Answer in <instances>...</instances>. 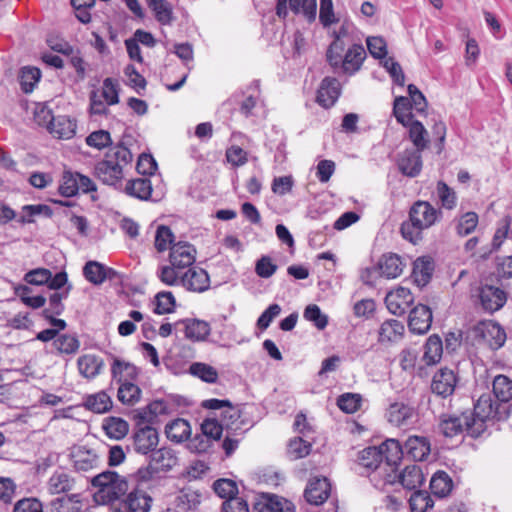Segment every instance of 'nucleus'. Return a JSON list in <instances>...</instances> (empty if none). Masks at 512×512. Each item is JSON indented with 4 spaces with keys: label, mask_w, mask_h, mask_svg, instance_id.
Segmentation results:
<instances>
[{
    "label": "nucleus",
    "mask_w": 512,
    "mask_h": 512,
    "mask_svg": "<svg viewBox=\"0 0 512 512\" xmlns=\"http://www.w3.org/2000/svg\"><path fill=\"white\" fill-rule=\"evenodd\" d=\"M175 236L170 227L159 225L155 234V248L158 252H163L170 248L174 243Z\"/></svg>",
    "instance_id": "nucleus-61"
},
{
    "label": "nucleus",
    "mask_w": 512,
    "mask_h": 512,
    "mask_svg": "<svg viewBox=\"0 0 512 512\" xmlns=\"http://www.w3.org/2000/svg\"><path fill=\"white\" fill-rule=\"evenodd\" d=\"M411 512H427L434 506V501L430 494L425 490H414L409 498Z\"/></svg>",
    "instance_id": "nucleus-47"
},
{
    "label": "nucleus",
    "mask_w": 512,
    "mask_h": 512,
    "mask_svg": "<svg viewBox=\"0 0 512 512\" xmlns=\"http://www.w3.org/2000/svg\"><path fill=\"white\" fill-rule=\"evenodd\" d=\"M166 437L176 443L187 440L191 434V427L188 421L177 418L165 426Z\"/></svg>",
    "instance_id": "nucleus-33"
},
{
    "label": "nucleus",
    "mask_w": 512,
    "mask_h": 512,
    "mask_svg": "<svg viewBox=\"0 0 512 512\" xmlns=\"http://www.w3.org/2000/svg\"><path fill=\"white\" fill-rule=\"evenodd\" d=\"M41 78V71L37 67L26 66L20 71L19 82L24 93H31Z\"/></svg>",
    "instance_id": "nucleus-52"
},
{
    "label": "nucleus",
    "mask_w": 512,
    "mask_h": 512,
    "mask_svg": "<svg viewBox=\"0 0 512 512\" xmlns=\"http://www.w3.org/2000/svg\"><path fill=\"white\" fill-rule=\"evenodd\" d=\"M261 97L260 80H253L246 91H240L231 96L230 101L239 104V112L246 118L253 115V109L257 106Z\"/></svg>",
    "instance_id": "nucleus-5"
},
{
    "label": "nucleus",
    "mask_w": 512,
    "mask_h": 512,
    "mask_svg": "<svg viewBox=\"0 0 512 512\" xmlns=\"http://www.w3.org/2000/svg\"><path fill=\"white\" fill-rule=\"evenodd\" d=\"M435 268L434 260L429 256L417 258L413 263L412 277L418 287L427 285L433 275Z\"/></svg>",
    "instance_id": "nucleus-23"
},
{
    "label": "nucleus",
    "mask_w": 512,
    "mask_h": 512,
    "mask_svg": "<svg viewBox=\"0 0 512 512\" xmlns=\"http://www.w3.org/2000/svg\"><path fill=\"white\" fill-rule=\"evenodd\" d=\"M459 381L457 373L450 368H440L435 372L431 381V391L442 398L451 396Z\"/></svg>",
    "instance_id": "nucleus-7"
},
{
    "label": "nucleus",
    "mask_w": 512,
    "mask_h": 512,
    "mask_svg": "<svg viewBox=\"0 0 512 512\" xmlns=\"http://www.w3.org/2000/svg\"><path fill=\"white\" fill-rule=\"evenodd\" d=\"M366 59V51L362 44L351 45L345 55L341 57V62L337 66H331L336 73L345 75H353L360 70L364 60Z\"/></svg>",
    "instance_id": "nucleus-4"
},
{
    "label": "nucleus",
    "mask_w": 512,
    "mask_h": 512,
    "mask_svg": "<svg viewBox=\"0 0 512 512\" xmlns=\"http://www.w3.org/2000/svg\"><path fill=\"white\" fill-rule=\"evenodd\" d=\"M425 477L422 469L418 465L406 466L403 472L399 475L401 485L408 490H415L420 488L424 483Z\"/></svg>",
    "instance_id": "nucleus-35"
},
{
    "label": "nucleus",
    "mask_w": 512,
    "mask_h": 512,
    "mask_svg": "<svg viewBox=\"0 0 512 512\" xmlns=\"http://www.w3.org/2000/svg\"><path fill=\"white\" fill-rule=\"evenodd\" d=\"M125 193L140 200H149L152 195V184L149 178H137L126 183Z\"/></svg>",
    "instance_id": "nucleus-34"
},
{
    "label": "nucleus",
    "mask_w": 512,
    "mask_h": 512,
    "mask_svg": "<svg viewBox=\"0 0 512 512\" xmlns=\"http://www.w3.org/2000/svg\"><path fill=\"white\" fill-rule=\"evenodd\" d=\"M196 249L185 241H179L170 247L169 262L174 267L182 270L190 267L195 262Z\"/></svg>",
    "instance_id": "nucleus-11"
},
{
    "label": "nucleus",
    "mask_w": 512,
    "mask_h": 512,
    "mask_svg": "<svg viewBox=\"0 0 512 512\" xmlns=\"http://www.w3.org/2000/svg\"><path fill=\"white\" fill-rule=\"evenodd\" d=\"M95 173L98 179L104 184L114 187L121 185L123 171L121 168L117 167V164L114 163V165H112V162L109 160L103 159L98 162L95 166Z\"/></svg>",
    "instance_id": "nucleus-21"
},
{
    "label": "nucleus",
    "mask_w": 512,
    "mask_h": 512,
    "mask_svg": "<svg viewBox=\"0 0 512 512\" xmlns=\"http://www.w3.org/2000/svg\"><path fill=\"white\" fill-rule=\"evenodd\" d=\"M479 299L482 308L489 313H493L505 305L507 295L504 290L498 287L484 285L479 290Z\"/></svg>",
    "instance_id": "nucleus-12"
},
{
    "label": "nucleus",
    "mask_w": 512,
    "mask_h": 512,
    "mask_svg": "<svg viewBox=\"0 0 512 512\" xmlns=\"http://www.w3.org/2000/svg\"><path fill=\"white\" fill-rule=\"evenodd\" d=\"M388 421L395 426H407L415 422L416 409L404 402H394L389 405L386 413Z\"/></svg>",
    "instance_id": "nucleus-13"
},
{
    "label": "nucleus",
    "mask_w": 512,
    "mask_h": 512,
    "mask_svg": "<svg viewBox=\"0 0 512 512\" xmlns=\"http://www.w3.org/2000/svg\"><path fill=\"white\" fill-rule=\"evenodd\" d=\"M411 103L409 98L405 96L396 97L393 105V114L396 120L401 123L403 126H408V124L414 120L413 115L410 112Z\"/></svg>",
    "instance_id": "nucleus-51"
},
{
    "label": "nucleus",
    "mask_w": 512,
    "mask_h": 512,
    "mask_svg": "<svg viewBox=\"0 0 512 512\" xmlns=\"http://www.w3.org/2000/svg\"><path fill=\"white\" fill-rule=\"evenodd\" d=\"M152 498L141 490H134L127 496L126 505L129 512H148Z\"/></svg>",
    "instance_id": "nucleus-40"
},
{
    "label": "nucleus",
    "mask_w": 512,
    "mask_h": 512,
    "mask_svg": "<svg viewBox=\"0 0 512 512\" xmlns=\"http://www.w3.org/2000/svg\"><path fill=\"white\" fill-rule=\"evenodd\" d=\"M73 466L78 472H88L99 464V457L94 450L86 446L74 447L70 453Z\"/></svg>",
    "instance_id": "nucleus-18"
},
{
    "label": "nucleus",
    "mask_w": 512,
    "mask_h": 512,
    "mask_svg": "<svg viewBox=\"0 0 512 512\" xmlns=\"http://www.w3.org/2000/svg\"><path fill=\"white\" fill-rule=\"evenodd\" d=\"M441 218V209L435 208L428 201L418 200L410 207L408 220L401 224L400 233L405 240L418 244L422 240V232Z\"/></svg>",
    "instance_id": "nucleus-1"
},
{
    "label": "nucleus",
    "mask_w": 512,
    "mask_h": 512,
    "mask_svg": "<svg viewBox=\"0 0 512 512\" xmlns=\"http://www.w3.org/2000/svg\"><path fill=\"white\" fill-rule=\"evenodd\" d=\"M184 325L185 337L193 342L202 341L210 332L209 324L205 321L198 319H181L174 325Z\"/></svg>",
    "instance_id": "nucleus-27"
},
{
    "label": "nucleus",
    "mask_w": 512,
    "mask_h": 512,
    "mask_svg": "<svg viewBox=\"0 0 512 512\" xmlns=\"http://www.w3.org/2000/svg\"><path fill=\"white\" fill-rule=\"evenodd\" d=\"M128 491V482L124 477L118 474V477L112 481L108 486L98 489L94 494L96 502L107 505L113 504L120 500Z\"/></svg>",
    "instance_id": "nucleus-10"
},
{
    "label": "nucleus",
    "mask_w": 512,
    "mask_h": 512,
    "mask_svg": "<svg viewBox=\"0 0 512 512\" xmlns=\"http://www.w3.org/2000/svg\"><path fill=\"white\" fill-rule=\"evenodd\" d=\"M468 424H470V416L468 412H463L461 415L442 414L439 419V431L445 436L452 438L466 432L471 436Z\"/></svg>",
    "instance_id": "nucleus-8"
},
{
    "label": "nucleus",
    "mask_w": 512,
    "mask_h": 512,
    "mask_svg": "<svg viewBox=\"0 0 512 512\" xmlns=\"http://www.w3.org/2000/svg\"><path fill=\"white\" fill-rule=\"evenodd\" d=\"M61 196L70 198L76 196L79 192L77 172L65 170L61 177V182L58 188Z\"/></svg>",
    "instance_id": "nucleus-50"
},
{
    "label": "nucleus",
    "mask_w": 512,
    "mask_h": 512,
    "mask_svg": "<svg viewBox=\"0 0 512 512\" xmlns=\"http://www.w3.org/2000/svg\"><path fill=\"white\" fill-rule=\"evenodd\" d=\"M340 95L339 82L336 78L325 77L320 85L317 101L323 107L334 105Z\"/></svg>",
    "instance_id": "nucleus-25"
},
{
    "label": "nucleus",
    "mask_w": 512,
    "mask_h": 512,
    "mask_svg": "<svg viewBox=\"0 0 512 512\" xmlns=\"http://www.w3.org/2000/svg\"><path fill=\"white\" fill-rule=\"evenodd\" d=\"M453 487L452 479L444 471L436 472L430 480V489L437 497L447 496Z\"/></svg>",
    "instance_id": "nucleus-41"
},
{
    "label": "nucleus",
    "mask_w": 512,
    "mask_h": 512,
    "mask_svg": "<svg viewBox=\"0 0 512 512\" xmlns=\"http://www.w3.org/2000/svg\"><path fill=\"white\" fill-rule=\"evenodd\" d=\"M76 120L66 115L55 116L49 132L59 139H70L76 133Z\"/></svg>",
    "instance_id": "nucleus-28"
},
{
    "label": "nucleus",
    "mask_w": 512,
    "mask_h": 512,
    "mask_svg": "<svg viewBox=\"0 0 512 512\" xmlns=\"http://www.w3.org/2000/svg\"><path fill=\"white\" fill-rule=\"evenodd\" d=\"M404 325L396 319H389L384 321L379 329V341H395L400 338L404 333Z\"/></svg>",
    "instance_id": "nucleus-42"
},
{
    "label": "nucleus",
    "mask_w": 512,
    "mask_h": 512,
    "mask_svg": "<svg viewBox=\"0 0 512 512\" xmlns=\"http://www.w3.org/2000/svg\"><path fill=\"white\" fill-rule=\"evenodd\" d=\"M254 512H295V505L280 496L263 493L254 503Z\"/></svg>",
    "instance_id": "nucleus-9"
},
{
    "label": "nucleus",
    "mask_w": 512,
    "mask_h": 512,
    "mask_svg": "<svg viewBox=\"0 0 512 512\" xmlns=\"http://www.w3.org/2000/svg\"><path fill=\"white\" fill-rule=\"evenodd\" d=\"M77 365L83 377L92 379L100 373L103 361L95 355L87 354L78 358Z\"/></svg>",
    "instance_id": "nucleus-37"
},
{
    "label": "nucleus",
    "mask_w": 512,
    "mask_h": 512,
    "mask_svg": "<svg viewBox=\"0 0 512 512\" xmlns=\"http://www.w3.org/2000/svg\"><path fill=\"white\" fill-rule=\"evenodd\" d=\"M86 409L94 413H105L112 408V400L105 391H100L96 394L87 395L84 400Z\"/></svg>",
    "instance_id": "nucleus-38"
},
{
    "label": "nucleus",
    "mask_w": 512,
    "mask_h": 512,
    "mask_svg": "<svg viewBox=\"0 0 512 512\" xmlns=\"http://www.w3.org/2000/svg\"><path fill=\"white\" fill-rule=\"evenodd\" d=\"M362 396L357 393H343L337 398V406L347 414H353L361 407Z\"/></svg>",
    "instance_id": "nucleus-59"
},
{
    "label": "nucleus",
    "mask_w": 512,
    "mask_h": 512,
    "mask_svg": "<svg viewBox=\"0 0 512 512\" xmlns=\"http://www.w3.org/2000/svg\"><path fill=\"white\" fill-rule=\"evenodd\" d=\"M379 275L388 279L398 277L403 270L401 258L396 254L383 255L378 263Z\"/></svg>",
    "instance_id": "nucleus-32"
},
{
    "label": "nucleus",
    "mask_w": 512,
    "mask_h": 512,
    "mask_svg": "<svg viewBox=\"0 0 512 512\" xmlns=\"http://www.w3.org/2000/svg\"><path fill=\"white\" fill-rule=\"evenodd\" d=\"M432 318V311L427 305L415 306L409 313V330L414 334H426L431 327Z\"/></svg>",
    "instance_id": "nucleus-14"
},
{
    "label": "nucleus",
    "mask_w": 512,
    "mask_h": 512,
    "mask_svg": "<svg viewBox=\"0 0 512 512\" xmlns=\"http://www.w3.org/2000/svg\"><path fill=\"white\" fill-rule=\"evenodd\" d=\"M71 289L72 286L69 284L64 291L52 293L48 299V307L42 310L41 316L47 317L48 315H61L65 310V306L62 301L68 297Z\"/></svg>",
    "instance_id": "nucleus-43"
},
{
    "label": "nucleus",
    "mask_w": 512,
    "mask_h": 512,
    "mask_svg": "<svg viewBox=\"0 0 512 512\" xmlns=\"http://www.w3.org/2000/svg\"><path fill=\"white\" fill-rule=\"evenodd\" d=\"M112 378L119 384L133 382L137 379L139 369L132 363L114 358L111 365Z\"/></svg>",
    "instance_id": "nucleus-26"
},
{
    "label": "nucleus",
    "mask_w": 512,
    "mask_h": 512,
    "mask_svg": "<svg viewBox=\"0 0 512 512\" xmlns=\"http://www.w3.org/2000/svg\"><path fill=\"white\" fill-rule=\"evenodd\" d=\"M511 404H499L491 393L482 394L476 403L470 416L469 430L471 437L477 438L486 430V422L503 421L510 416Z\"/></svg>",
    "instance_id": "nucleus-2"
},
{
    "label": "nucleus",
    "mask_w": 512,
    "mask_h": 512,
    "mask_svg": "<svg viewBox=\"0 0 512 512\" xmlns=\"http://www.w3.org/2000/svg\"><path fill=\"white\" fill-rule=\"evenodd\" d=\"M141 389L133 382H123L118 389V400L126 405H133L140 400Z\"/></svg>",
    "instance_id": "nucleus-55"
},
{
    "label": "nucleus",
    "mask_w": 512,
    "mask_h": 512,
    "mask_svg": "<svg viewBox=\"0 0 512 512\" xmlns=\"http://www.w3.org/2000/svg\"><path fill=\"white\" fill-rule=\"evenodd\" d=\"M492 396L499 404H511L512 380L505 375H497L493 380Z\"/></svg>",
    "instance_id": "nucleus-31"
},
{
    "label": "nucleus",
    "mask_w": 512,
    "mask_h": 512,
    "mask_svg": "<svg viewBox=\"0 0 512 512\" xmlns=\"http://www.w3.org/2000/svg\"><path fill=\"white\" fill-rule=\"evenodd\" d=\"M397 166L402 175L415 178L422 170L421 151L405 149L398 155Z\"/></svg>",
    "instance_id": "nucleus-15"
},
{
    "label": "nucleus",
    "mask_w": 512,
    "mask_h": 512,
    "mask_svg": "<svg viewBox=\"0 0 512 512\" xmlns=\"http://www.w3.org/2000/svg\"><path fill=\"white\" fill-rule=\"evenodd\" d=\"M441 208L452 210L457 205V196L455 191L449 187L444 181L439 180L435 191Z\"/></svg>",
    "instance_id": "nucleus-49"
},
{
    "label": "nucleus",
    "mask_w": 512,
    "mask_h": 512,
    "mask_svg": "<svg viewBox=\"0 0 512 512\" xmlns=\"http://www.w3.org/2000/svg\"><path fill=\"white\" fill-rule=\"evenodd\" d=\"M474 343L487 345L492 350L501 348L506 341L505 330L496 322H479L467 331Z\"/></svg>",
    "instance_id": "nucleus-3"
},
{
    "label": "nucleus",
    "mask_w": 512,
    "mask_h": 512,
    "mask_svg": "<svg viewBox=\"0 0 512 512\" xmlns=\"http://www.w3.org/2000/svg\"><path fill=\"white\" fill-rule=\"evenodd\" d=\"M443 343L441 338L433 334L429 336L425 344L424 359L427 364H435L441 359Z\"/></svg>",
    "instance_id": "nucleus-54"
},
{
    "label": "nucleus",
    "mask_w": 512,
    "mask_h": 512,
    "mask_svg": "<svg viewBox=\"0 0 512 512\" xmlns=\"http://www.w3.org/2000/svg\"><path fill=\"white\" fill-rule=\"evenodd\" d=\"M331 492V484L327 478L311 479L304 491L306 501L313 505H320L326 501Z\"/></svg>",
    "instance_id": "nucleus-19"
},
{
    "label": "nucleus",
    "mask_w": 512,
    "mask_h": 512,
    "mask_svg": "<svg viewBox=\"0 0 512 512\" xmlns=\"http://www.w3.org/2000/svg\"><path fill=\"white\" fill-rule=\"evenodd\" d=\"M282 308L279 304L273 303L269 305L259 316L256 321V327L261 332L265 331L273 320L281 314Z\"/></svg>",
    "instance_id": "nucleus-63"
},
{
    "label": "nucleus",
    "mask_w": 512,
    "mask_h": 512,
    "mask_svg": "<svg viewBox=\"0 0 512 512\" xmlns=\"http://www.w3.org/2000/svg\"><path fill=\"white\" fill-rule=\"evenodd\" d=\"M107 436L116 440L124 438L129 431V424L119 417H108L102 425Z\"/></svg>",
    "instance_id": "nucleus-39"
},
{
    "label": "nucleus",
    "mask_w": 512,
    "mask_h": 512,
    "mask_svg": "<svg viewBox=\"0 0 512 512\" xmlns=\"http://www.w3.org/2000/svg\"><path fill=\"white\" fill-rule=\"evenodd\" d=\"M156 307L154 313L158 315L169 314L174 312L176 300L172 292L161 291L155 296Z\"/></svg>",
    "instance_id": "nucleus-58"
},
{
    "label": "nucleus",
    "mask_w": 512,
    "mask_h": 512,
    "mask_svg": "<svg viewBox=\"0 0 512 512\" xmlns=\"http://www.w3.org/2000/svg\"><path fill=\"white\" fill-rule=\"evenodd\" d=\"M405 456L413 461H423L430 453V442L424 436H409L404 443Z\"/></svg>",
    "instance_id": "nucleus-20"
},
{
    "label": "nucleus",
    "mask_w": 512,
    "mask_h": 512,
    "mask_svg": "<svg viewBox=\"0 0 512 512\" xmlns=\"http://www.w3.org/2000/svg\"><path fill=\"white\" fill-rule=\"evenodd\" d=\"M239 493L237 481L226 478V512H249L247 501Z\"/></svg>",
    "instance_id": "nucleus-22"
},
{
    "label": "nucleus",
    "mask_w": 512,
    "mask_h": 512,
    "mask_svg": "<svg viewBox=\"0 0 512 512\" xmlns=\"http://www.w3.org/2000/svg\"><path fill=\"white\" fill-rule=\"evenodd\" d=\"M149 458L151 464L156 468L158 472H168L178 463V458L176 457L174 451L166 447L159 449L155 448V450L149 454Z\"/></svg>",
    "instance_id": "nucleus-24"
},
{
    "label": "nucleus",
    "mask_w": 512,
    "mask_h": 512,
    "mask_svg": "<svg viewBox=\"0 0 512 512\" xmlns=\"http://www.w3.org/2000/svg\"><path fill=\"white\" fill-rule=\"evenodd\" d=\"M247 422L241 418V412L226 399V433L237 435L245 432Z\"/></svg>",
    "instance_id": "nucleus-30"
},
{
    "label": "nucleus",
    "mask_w": 512,
    "mask_h": 512,
    "mask_svg": "<svg viewBox=\"0 0 512 512\" xmlns=\"http://www.w3.org/2000/svg\"><path fill=\"white\" fill-rule=\"evenodd\" d=\"M409 127V138L416 147V150L423 151L428 146L427 130L418 120H412Z\"/></svg>",
    "instance_id": "nucleus-53"
},
{
    "label": "nucleus",
    "mask_w": 512,
    "mask_h": 512,
    "mask_svg": "<svg viewBox=\"0 0 512 512\" xmlns=\"http://www.w3.org/2000/svg\"><path fill=\"white\" fill-rule=\"evenodd\" d=\"M303 316L319 330L325 329L328 325V316L323 314L320 307L316 304L308 305L304 310Z\"/></svg>",
    "instance_id": "nucleus-62"
},
{
    "label": "nucleus",
    "mask_w": 512,
    "mask_h": 512,
    "mask_svg": "<svg viewBox=\"0 0 512 512\" xmlns=\"http://www.w3.org/2000/svg\"><path fill=\"white\" fill-rule=\"evenodd\" d=\"M37 215H44L46 218H51L53 216V210L46 204L24 205L22 207V215L19 217L18 222L22 225L33 223V217Z\"/></svg>",
    "instance_id": "nucleus-48"
},
{
    "label": "nucleus",
    "mask_w": 512,
    "mask_h": 512,
    "mask_svg": "<svg viewBox=\"0 0 512 512\" xmlns=\"http://www.w3.org/2000/svg\"><path fill=\"white\" fill-rule=\"evenodd\" d=\"M478 215L475 212L464 213L457 222L456 232L459 236H467L471 234L478 225Z\"/></svg>",
    "instance_id": "nucleus-60"
},
{
    "label": "nucleus",
    "mask_w": 512,
    "mask_h": 512,
    "mask_svg": "<svg viewBox=\"0 0 512 512\" xmlns=\"http://www.w3.org/2000/svg\"><path fill=\"white\" fill-rule=\"evenodd\" d=\"M188 371L191 375L200 378L206 383H215L218 378L217 370L202 362L192 363Z\"/></svg>",
    "instance_id": "nucleus-57"
},
{
    "label": "nucleus",
    "mask_w": 512,
    "mask_h": 512,
    "mask_svg": "<svg viewBox=\"0 0 512 512\" xmlns=\"http://www.w3.org/2000/svg\"><path fill=\"white\" fill-rule=\"evenodd\" d=\"M133 137L124 133L121 141L114 146H111L105 155V160L112 162V165L117 164V167L123 171V166L129 164L133 155L128 148L132 144Z\"/></svg>",
    "instance_id": "nucleus-16"
},
{
    "label": "nucleus",
    "mask_w": 512,
    "mask_h": 512,
    "mask_svg": "<svg viewBox=\"0 0 512 512\" xmlns=\"http://www.w3.org/2000/svg\"><path fill=\"white\" fill-rule=\"evenodd\" d=\"M200 428L201 432L212 442L219 441L223 432V426L216 418H206Z\"/></svg>",
    "instance_id": "nucleus-64"
},
{
    "label": "nucleus",
    "mask_w": 512,
    "mask_h": 512,
    "mask_svg": "<svg viewBox=\"0 0 512 512\" xmlns=\"http://www.w3.org/2000/svg\"><path fill=\"white\" fill-rule=\"evenodd\" d=\"M53 346L60 354L73 355L78 352L80 341L77 336L65 333L57 336Z\"/></svg>",
    "instance_id": "nucleus-46"
},
{
    "label": "nucleus",
    "mask_w": 512,
    "mask_h": 512,
    "mask_svg": "<svg viewBox=\"0 0 512 512\" xmlns=\"http://www.w3.org/2000/svg\"><path fill=\"white\" fill-rule=\"evenodd\" d=\"M105 265L90 260L83 267V275L87 281L94 285H101L105 281Z\"/></svg>",
    "instance_id": "nucleus-56"
},
{
    "label": "nucleus",
    "mask_w": 512,
    "mask_h": 512,
    "mask_svg": "<svg viewBox=\"0 0 512 512\" xmlns=\"http://www.w3.org/2000/svg\"><path fill=\"white\" fill-rule=\"evenodd\" d=\"M180 277V283L188 290L203 292L209 287V276L207 272L197 266L187 267Z\"/></svg>",
    "instance_id": "nucleus-17"
},
{
    "label": "nucleus",
    "mask_w": 512,
    "mask_h": 512,
    "mask_svg": "<svg viewBox=\"0 0 512 512\" xmlns=\"http://www.w3.org/2000/svg\"><path fill=\"white\" fill-rule=\"evenodd\" d=\"M74 479L65 472L56 471L48 481V488L52 494L66 493L74 486Z\"/></svg>",
    "instance_id": "nucleus-44"
},
{
    "label": "nucleus",
    "mask_w": 512,
    "mask_h": 512,
    "mask_svg": "<svg viewBox=\"0 0 512 512\" xmlns=\"http://www.w3.org/2000/svg\"><path fill=\"white\" fill-rule=\"evenodd\" d=\"M359 465L369 471H375L382 463V452L379 447L370 446L359 453Z\"/></svg>",
    "instance_id": "nucleus-45"
},
{
    "label": "nucleus",
    "mask_w": 512,
    "mask_h": 512,
    "mask_svg": "<svg viewBox=\"0 0 512 512\" xmlns=\"http://www.w3.org/2000/svg\"><path fill=\"white\" fill-rule=\"evenodd\" d=\"M146 3L161 25H171L173 23V8L170 2L167 0H146Z\"/></svg>",
    "instance_id": "nucleus-36"
},
{
    "label": "nucleus",
    "mask_w": 512,
    "mask_h": 512,
    "mask_svg": "<svg viewBox=\"0 0 512 512\" xmlns=\"http://www.w3.org/2000/svg\"><path fill=\"white\" fill-rule=\"evenodd\" d=\"M378 447L382 452V461L385 459L389 466H397L405 456L404 445L396 439H387Z\"/></svg>",
    "instance_id": "nucleus-29"
},
{
    "label": "nucleus",
    "mask_w": 512,
    "mask_h": 512,
    "mask_svg": "<svg viewBox=\"0 0 512 512\" xmlns=\"http://www.w3.org/2000/svg\"><path fill=\"white\" fill-rule=\"evenodd\" d=\"M132 438L135 452L142 455H149L159 443V433L150 425L135 427Z\"/></svg>",
    "instance_id": "nucleus-6"
}]
</instances>
